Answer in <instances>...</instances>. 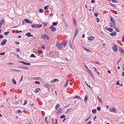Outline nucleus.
Wrapping results in <instances>:
<instances>
[{
    "mask_svg": "<svg viewBox=\"0 0 124 124\" xmlns=\"http://www.w3.org/2000/svg\"><path fill=\"white\" fill-rule=\"evenodd\" d=\"M67 41L64 40L60 42L59 41H57L56 44V46L60 50H61L62 46L64 47L66 46L67 44Z\"/></svg>",
    "mask_w": 124,
    "mask_h": 124,
    "instance_id": "nucleus-1",
    "label": "nucleus"
},
{
    "mask_svg": "<svg viewBox=\"0 0 124 124\" xmlns=\"http://www.w3.org/2000/svg\"><path fill=\"white\" fill-rule=\"evenodd\" d=\"M42 25L41 24H33L31 25V27L33 28H38L41 27Z\"/></svg>",
    "mask_w": 124,
    "mask_h": 124,
    "instance_id": "nucleus-2",
    "label": "nucleus"
},
{
    "mask_svg": "<svg viewBox=\"0 0 124 124\" xmlns=\"http://www.w3.org/2000/svg\"><path fill=\"white\" fill-rule=\"evenodd\" d=\"M41 37L42 38L45 39H49V37L46 34H42Z\"/></svg>",
    "mask_w": 124,
    "mask_h": 124,
    "instance_id": "nucleus-3",
    "label": "nucleus"
},
{
    "mask_svg": "<svg viewBox=\"0 0 124 124\" xmlns=\"http://www.w3.org/2000/svg\"><path fill=\"white\" fill-rule=\"evenodd\" d=\"M110 24L111 27H113L114 28H116V24L115 22H114V23H113V22H110Z\"/></svg>",
    "mask_w": 124,
    "mask_h": 124,
    "instance_id": "nucleus-4",
    "label": "nucleus"
},
{
    "mask_svg": "<svg viewBox=\"0 0 124 124\" xmlns=\"http://www.w3.org/2000/svg\"><path fill=\"white\" fill-rule=\"evenodd\" d=\"M7 42V39H5L2 41L0 43V45L1 46H3L5 45Z\"/></svg>",
    "mask_w": 124,
    "mask_h": 124,
    "instance_id": "nucleus-5",
    "label": "nucleus"
},
{
    "mask_svg": "<svg viewBox=\"0 0 124 124\" xmlns=\"http://www.w3.org/2000/svg\"><path fill=\"white\" fill-rule=\"evenodd\" d=\"M49 28L53 32L55 31L56 30V29L53 26H51Z\"/></svg>",
    "mask_w": 124,
    "mask_h": 124,
    "instance_id": "nucleus-6",
    "label": "nucleus"
},
{
    "mask_svg": "<svg viewBox=\"0 0 124 124\" xmlns=\"http://www.w3.org/2000/svg\"><path fill=\"white\" fill-rule=\"evenodd\" d=\"M112 48L114 52H116L117 51V46L116 44H114Z\"/></svg>",
    "mask_w": 124,
    "mask_h": 124,
    "instance_id": "nucleus-7",
    "label": "nucleus"
},
{
    "mask_svg": "<svg viewBox=\"0 0 124 124\" xmlns=\"http://www.w3.org/2000/svg\"><path fill=\"white\" fill-rule=\"evenodd\" d=\"M78 29L77 28H76L75 31L74 37L76 36L77 35L78 33Z\"/></svg>",
    "mask_w": 124,
    "mask_h": 124,
    "instance_id": "nucleus-8",
    "label": "nucleus"
},
{
    "mask_svg": "<svg viewBox=\"0 0 124 124\" xmlns=\"http://www.w3.org/2000/svg\"><path fill=\"white\" fill-rule=\"evenodd\" d=\"M25 35L26 36L30 37H33V35H31V33L30 32H28L25 34Z\"/></svg>",
    "mask_w": 124,
    "mask_h": 124,
    "instance_id": "nucleus-9",
    "label": "nucleus"
},
{
    "mask_svg": "<svg viewBox=\"0 0 124 124\" xmlns=\"http://www.w3.org/2000/svg\"><path fill=\"white\" fill-rule=\"evenodd\" d=\"M19 62L22 63L24 65H30L31 64V63H29L25 62H23L22 61H20Z\"/></svg>",
    "mask_w": 124,
    "mask_h": 124,
    "instance_id": "nucleus-10",
    "label": "nucleus"
},
{
    "mask_svg": "<svg viewBox=\"0 0 124 124\" xmlns=\"http://www.w3.org/2000/svg\"><path fill=\"white\" fill-rule=\"evenodd\" d=\"M63 20L64 22V25L66 27H68V24L67 22L66 21L65 19H64Z\"/></svg>",
    "mask_w": 124,
    "mask_h": 124,
    "instance_id": "nucleus-11",
    "label": "nucleus"
},
{
    "mask_svg": "<svg viewBox=\"0 0 124 124\" xmlns=\"http://www.w3.org/2000/svg\"><path fill=\"white\" fill-rule=\"evenodd\" d=\"M24 21L26 23H32V22H31V21L29 20L28 19H25L24 20Z\"/></svg>",
    "mask_w": 124,
    "mask_h": 124,
    "instance_id": "nucleus-12",
    "label": "nucleus"
},
{
    "mask_svg": "<svg viewBox=\"0 0 124 124\" xmlns=\"http://www.w3.org/2000/svg\"><path fill=\"white\" fill-rule=\"evenodd\" d=\"M119 51L120 52L122 53L123 55H124V50L123 49L121 48H119Z\"/></svg>",
    "mask_w": 124,
    "mask_h": 124,
    "instance_id": "nucleus-13",
    "label": "nucleus"
},
{
    "mask_svg": "<svg viewBox=\"0 0 124 124\" xmlns=\"http://www.w3.org/2000/svg\"><path fill=\"white\" fill-rule=\"evenodd\" d=\"M116 31H114L111 33L110 34V35L112 36H114L116 35Z\"/></svg>",
    "mask_w": 124,
    "mask_h": 124,
    "instance_id": "nucleus-14",
    "label": "nucleus"
},
{
    "mask_svg": "<svg viewBox=\"0 0 124 124\" xmlns=\"http://www.w3.org/2000/svg\"><path fill=\"white\" fill-rule=\"evenodd\" d=\"M88 99V97L87 95L85 96V99H84V101L85 103H86L87 102V100Z\"/></svg>",
    "mask_w": 124,
    "mask_h": 124,
    "instance_id": "nucleus-15",
    "label": "nucleus"
},
{
    "mask_svg": "<svg viewBox=\"0 0 124 124\" xmlns=\"http://www.w3.org/2000/svg\"><path fill=\"white\" fill-rule=\"evenodd\" d=\"M45 120L46 123L47 124H48L49 123V119H48V117H45Z\"/></svg>",
    "mask_w": 124,
    "mask_h": 124,
    "instance_id": "nucleus-16",
    "label": "nucleus"
},
{
    "mask_svg": "<svg viewBox=\"0 0 124 124\" xmlns=\"http://www.w3.org/2000/svg\"><path fill=\"white\" fill-rule=\"evenodd\" d=\"M87 72L91 75V76L93 77V74L92 72H91L90 70H89V69H88L87 70H86Z\"/></svg>",
    "mask_w": 124,
    "mask_h": 124,
    "instance_id": "nucleus-17",
    "label": "nucleus"
},
{
    "mask_svg": "<svg viewBox=\"0 0 124 124\" xmlns=\"http://www.w3.org/2000/svg\"><path fill=\"white\" fill-rule=\"evenodd\" d=\"M37 52L39 54H41L43 53L42 51L40 50H38Z\"/></svg>",
    "mask_w": 124,
    "mask_h": 124,
    "instance_id": "nucleus-18",
    "label": "nucleus"
},
{
    "mask_svg": "<svg viewBox=\"0 0 124 124\" xmlns=\"http://www.w3.org/2000/svg\"><path fill=\"white\" fill-rule=\"evenodd\" d=\"M83 48L85 51H86L87 52H91V51L89 49H87L86 48H85L84 46H83Z\"/></svg>",
    "mask_w": 124,
    "mask_h": 124,
    "instance_id": "nucleus-19",
    "label": "nucleus"
},
{
    "mask_svg": "<svg viewBox=\"0 0 124 124\" xmlns=\"http://www.w3.org/2000/svg\"><path fill=\"white\" fill-rule=\"evenodd\" d=\"M4 23V20L2 19L0 21V25H2Z\"/></svg>",
    "mask_w": 124,
    "mask_h": 124,
    "instance_id": "nucleus-20",
    "label": "nucleus"
},
{
    "mask_svg": "<svg viewBox=\"0 0 124 124\" xmlns=\"http://www.w3.org/2000/svg\"><path fill=\"white\" fill-rule=\"evenodd\" d=\"M94 39V38L93 37H89L88 40H92Z\"/></svg>",
    "mask_w": 124,
    "mask_h": 124,
    "instance_id": "nucleus-21",
    "label": "nucleus"
},
{
    "mask_svg": "<svg viewBox=\"0 0 124 124\" xmlns=\"http://www.w3.org/2000/svg\"><path fill=\"white\" fill-rule=\"evenodd\" d=\"M40 90V89L39 88H37L35 90V92L36 93H38Z\"/></svg>",
    "mask_w": 124,
    "mask_h": 124,
    "instance_id": "nucleus-22",
    "label": "nucleus"
},
{
    "mask_svg": "<svg viewBox=\"0 0 124 124\" xmlns=\"http://www.w3.org/2000/svg\"><path fill=\"white\" fill-rule=\"evenodd\" d=\"M68 79H67V81H66V83L64 86V87H66L68 85Z\"/></svg>",
    "mask_w": 124,
    "mask_h": 124,
    "instance_id": "nucleus-23",
    "label": "nucleus"
},
{
    "mask_svg": "<svg viewBox=\"0 0 124 124\" xmlns=\"http://www.w3.org/2000/svg\"><path fill=\"white\" fill-rule=\"evenodd\" d=\"M76 97H75L73 99H75V98H77L78 99H80V98H81L80 97L78 96V95H76L75 96Z\"/></svg>",
    "mask_w": 124,
    "mask_h": 124,
    "instance_id": "nucleus-24",
    "label": "nucleus"
},
{
    "mask_svg": "<svg viewBox=\"0 0 124 124\" xmlns=\"http://www.w3.org/2000/svg\"><path fill=\"white\" fill-rule=\"evenodd\" d=\"M111 110L113 111H116V110L114 107H112V108H110Z\"/></svg>",
    "mask_w": 124,
    "mask_h": 124,
    "instance_id": "nucleus-25",
    "label": "nucleus"
},
{
    "mask_svg": "<svg viewBox=\"0 0 124 124\" xmlns=\"http://www.w3.org/2000/svg\"><path fill=\"white\" fill-rule=\"evenodd\" d=\"M60 105L59 104H57L55 107V108L56 109H57L59 107Z\"/></svg>",
    "mask_w": 124,
    "mask_h": 124,
    "instance_id": "nucleus-26",
    "label": "nucleus"
},
{
    "mask_svg": "<svg viewBox=\"0 0 124 124\" xmlns=\"http://www.w3.org/2000/svg\"><path fill=\"white\" fill-rule=\"evenodd\" d=\"M49 8V6L48 5H47L44 7V9L45 10H47Z\"/></svg>",
    "mask_w": 124,
    "mask_h": 124,
    "instance_id": "nucleus-27",
    "label": "nucleus"
},
{
    "mask_svg": "<svg viewBox=\"0 0 124 124\" xmlns=\"http://www.w3.org/2000/svg\"><path fill=\"white\" fill-rule=\"evenodd\" d=\"M92 68L94 70V71L96 72H97V69L94 67H92Z\"/></svg>",
    "mask_w": 124,
    "mask_h": 124,
    "instance_id": "nucleus-28",
    "label": "nucleus"
},
{
    "mask_svg": "<svg viewBox=\"0 0 124 124\" xmlns=\"http://www.w3.org/2000/svg\"><path fill=\"white\" fill-rule=\"evenodd\" d=\"M110 21L111 22H113V23H114V22H115V20H114L113 17H111Z\"/></svg>",
    "mask_w": 124,
    "mask_h": 124,
    "instance_id": "nucleus-29",
    "label": "nucleus"
},
{
    "mask_svg": "<svg viewBox=\"0 0 124 124\" xmlns=\"http://www.w3.org/2000/svg\"><path fill=\"white\" fill-rule=\"evenodd\" d=\"M12 81L14 84L15 85V84H16V81L15 80V79H14V78L12 79Z\"/></svg>",
    "mask_w": 124,
    "mask_h": 124,
    "instance_id": "nucleus-30",
    "label": "nucleus"
},
{
    "mask_svg": "<svg viewBox=\"0 0 124 124\" xmlns=\"http://www.w3.org/2000/svg\"><path fill=\"white\" fill-rule=\"evenodd\" d=\"M97 111L95 109H94L92 110V112L93 113H95Z\"/></svg>",
    "mask_w": 124,
    "mask_h": 124,
    "instance_id": "nucleus-31",
    "label": "nucleus"
},
{
    "mask_svg": "<svg viewBox=\"0 0 124 124\" xmlns=\"http://www.w3.org/2000/svg\"><path fill=\"white\" fill-rule=\"evenodd\" d=\"M52 24L53 25L56 26L57 25V23L56 22H53Z\"/></svg>",
    "mask_w": 124,
    "mask_h": 124,
    "instance_id": "nucleus-32",
    "label": "nucleus"
},
{
    "mask_svg": "<svg viewBox=\"0 0 124 124\" xmlns=\"http://www.w3.org/2000/svg\"><path fill=\"white\" fill-rule=\"evenodd\" d=\"M74 23V26L76 27V23L75 20L74 19L73 20Z\"/></svg>",
    "mask_w": 124,
    "mask_h": 124,
    "instance_id": "nucleus-33",
    "label": "nucleus"
},
{
    "mask_svg": "<svg viewBox=\"0 0 124 124\" xmlns=\"http://www.w3.org/2000/svg\"><path fill=\"white\" fill-rule=\"evenodd\" d=\"M65 117V116L64 115H62L60 117V118H64Z\"/></svg>",
    "mask_w": 124,
    "mask_h": 124,
    "instance_id": "nucleus-34",
    "label": "nucleus"
},
{
    "mask_svg": "<svg viewBox=\"0 0 124 124\" xmlns=\"http://www.w3.org/2000/svg\"><path fill=\"white\" fill-rule=\"evenodd\" d=\"M39 12L40 13H42L44 11L42 9H41V8L40 9H39Z\"/></svg>",
    "mask_w": 124,
    "mask_h": 124,
    "instance_id": "nucleus-35",
    "label": "nucleus"
},
{
    "mask_svg": "<svg viewBox=\"0 0 124 124\" xmlns=\"http://www.w3.org/2000/svg\"><path fill=\"white\" fill-rule=\"evenodd\" d=\"M108 31L110 32H112L113 31V30L111 28H109V29L108 30Z\"/></svg>",
    "mask_w": 124,
    "mask_h": 124,
    "instance_id": "nucleus-36",
    "label": "nucleus"
},
{
    "mask_svg": "<svg viewBox=\"0 0 124 124\" xmlns=\"http://www.w3.org/2000/svg\"><path fill=\"white\" fill-rule=\"evenodd\" d=\"M17 112L18 113H21L22 112V111L20 110H18Z\"/></svg>",
    "mask_w": 124,
    "mask_h": 124,
    "instance_id": "nucleus-37",
    "label": "nucleus"
},
{
    "mask_svg": "<svg viewBox=\"0 0 124 124\" xmlns=\"http://www.w3.org/2000/svg\"><path fill=\"white\" fill-rule=\"evenodd\" d=\"M115 29L116 30V31L117 32H119V29L117 27H116L115 28Z\"/></svg>",
    "mask_w": 124,
    "mask_h": 124,
    "instance_id": "nucleus-38",
    "label": "nucleus"
},
{
    "mask_svg": "<svg viewBox=\"0 0 124 124\" xmlns=\"http://www.w3.org/2000/svg\"><path fill=\"white\" fill-rule=\"evenodd\" d=\"M30 57H35L36 56H35L33 54H31L30 56Z\"/></svg>",
    "mask_w": 124,
    "mask_h": 124,
    "instance_id": "nucleus-39",
    "label": "nucleus"
},
{
    "mask_svg": "<svg viewBox=\"0 0 124 124\" xmlns=\"http://www.w3.org/2000/svg\"><path fill=\"white\" fill-rule=\"evenodd\" d=\"M111 1L112 2H113L114 3H117V1L116 0H111Z\"/></svg>",
    "mask_w": 124,
    "mask_h": 124,
    "instance_id": "nucleus-40",
    "label": "nucleus"
},
{
    "mask_svg": "<svg viewBox=\"0 0 124 124\" xmlns=\"http://www.w3.org/2000/svg\"><path fill=\"white\" fill-rule=\"evenodd\" d=\"M97 109L99 111H100L101 110V108L100 107H98L97 108Z\"/></svg>",
    "mask_w": 124,
    "mask_h": 124,
    "instance_id": "nucleus-41",
    "label": "nucleus"
},
{
    "mask_svg": "<svg viewBox=\"0 0 124 124\" xmlns=\"http://www.w3.org/2000/svg\"><path fill=\"white\" fill-rule=\"evenodd\" d=\"M35 84H37L38 85H39L40 84V83L38 81H36L35 82Z\"/></svg>",
    "mask_w": 124,
    "mask_h": 124,
    "instance_id": "nucleus-42",
    "label": "nucleus"
},
{
    "mask_svg": "<svg viewBox=\"0 0 124 124\" xmlns=\"http://www.w3.org/2000/svg\"><path fill=\"white\" fill-rule=\"evenodd\" d=\"M9 31H7V32H5L4 33V34L5 35H8V34L9 33Z\"/></svg>",
    "mask_w": 124,
    "mask_h": 124,
    "instance_id": "nucleus-43",
    "label": "nucleus"
},
{
    "mask_svg": "<svg viewBox=\"0 0 124 124\" xmlns=\"http://www.w3.org/2000/svg\"><path fill=\"white\" fill-rule=\"evenodd\" d=\"M69 45H70V46L71 47H72V45L71 44V42H69Z\"/></svg>",
    "mask_w": 124,
    "mask_h": 124,
    "instance_id": "nucleus-44",
    "label": "nucleus"
},
{
    "mask_svg": "<svg viewBox=\"0 0 124 124\" xmlns=\"http://www.w3.org/2000/svg\"><path fill=\"white\" fill-rule=\"evenodd\" d=\"M98 13H95L94 14V16L96 17H97L98 16Z\"/></svg>",
    "mask_w": 124,
    "mask_h": 124,
    "instance_id": "nucleus-45",
    "label": "nucleus"
},
{
    "mask_svg": "<svg viewBox=\"0 0 124 124\" xmlns=\"http://www.w3.org/2000/svg\"><path fill=\"white\" fill-rule=\"evenodd\" d=\"M13 64H14L12 62H10V63H8L7 64L8 65H13Z\"/></svg>",
    "mask_w": 124,
    "mask_h": 124,
    "instance_id": "nucleus-46",
    "label": "nucleus"
},
{
    "mask_svg": "<svg viewBox=\"0 0 124 124\" xmlns=\"http://www.w3.org/2000/svg\"><path fill=\"white\" fill-rule=\"evenodd\" d=\"M110 5L111 6H113L114 7H116V6L115 5H114L112 4H111V3H110Z\"/></svg>",
    "mask_w": 124,
    "mask_h": 124,
    "instance_id": "nucleus-47",
    "label": "nucleus"
},
{
    "mask_svg": "<svg viewBox=\"0 0 124 124\" xmlns=\"http://www.w3.org/2000/svg\"><path fill=\"white\" fill-rule=\"evenodd\" d=\"M85 83L87 86L91 89V87L86 82H85Z\"/></svg>",
    "mask_w": 124,
    "mask_h": 124,
    "instance_id": "nucleus-48",
    "label": "nucleus"
},
{
    "mask_svg": "<svg viewBox=\"0 0 124 124\" xmlns=\"http://www.w3.org/2000/svg\"><path fill=\"white\" fill-rule=\"evenodd\" d=\"M27 103V101L26 100L25 101L24 103L23 104V105H25Z\"/></svg>",
    "mask_w": 124,
    "mask_h": 124,
    "instance_id": "nucleus-49",
    "label": "nucleus"
},
{
    "mask_svg": "<svg viewBox=\"0 0 124 124\" xmlns=\"http://www.w3.org/2000/svg\"><path fill=\"white\" fill-rule=\"evenodd\" d=\"M93 62L95 63L96 64H98L99 65H100V63L99 62Z\"/></svg>",
    "mask_w": 124,
    "mask_h": 124,
    "instance_id": "nucleus-50",
    "label": "nucleus"
},
{
    "mask_svg": "<svg viewBox=\"0 0 124 124\" xmlns=\"http://www.w3.org/2000/svg\"><path fill=\"white\" fill-rule=\"evenodd\" d=\"M58 81V79L56 78L54 79L53 80V81L54 82H56V81Z\"/></svg>",
    "mask_w": 124,
    "mask_h": 124,
    "instance_id": "nucleus-51",
    "label": "nucleus"
},
{
    "mask_svg": "<svg viewBox=\"0 0 124 124\" xmlns=\"http://www.w3.org/2000/svg\"><path fill=\"white\" fill-rule=\"evenodd\" d=\"M98 100H99V101L101 103L102 102V100H101V99L99 98Z\"/></svg>",
    "mask_w": 124,
    "mask_h": 124,
    "instance_id": "nucleus-52",
    "label": "nucleus"
},
{
    "mask_svg": "<svg viewBox=\"0 0 124 124\" xmlns=\"http://www.w3.org/2000/svg\"><path fill=\"white\" fill-rule=\"evenodd\" d=\"M5 52H3V53H0V55H3L5 54Z\"/></svg>",
    "mask_w": 124,
    "mask_h": 124,
    "instance_id": "nucleus-53",
    "label": "nucleus"
},
{
    "mask_svg": "<svg viewBox=\"0 0 124 124\" xmlns=\"http://www.w3.org/2000/svg\"><path fill=\"white\" fill-rule=\"evenodd\" d=\"M116 84L117 85H120V84H119V81H118L116 83Z\"/></svg>",
    "mask_w": 124,
    "mask_h": 124,
    "instance_id": "nucleus-54",
    "label": "nucleus"
},
{
    "mask_svg": "<svg viewBox=\"0 0 124 124\" xmlns=\"http://www.w3.org/2000/svg\"><path fill=\"white\" fill-rule=\"evenodd\" d=\"M69 110V109H68V110L65 112V114H67L68 112H69V111H68Z\"/></svg>",
    "mask_w": 124,
    "mask_h": 124,
    "instance_id": "nucleus-55",
    "label": "nucleus"
},
{
    "mask_svg": "<svg viewBox=\"0 0 124 124\" xmlns=\"http://www.w3.org/2000/svg\"><path fill=\"white\" fill-rule=\"evenodd\" d=\"M85 68L86 69V70H87L88 69V67H87V66H86L85 65Z\"/></svg>",
    "mask_w": 124,
    "mask_h": 124,
    "instance_id": "nucleus-56",
    "label": "nucleus"
},
{
    "mask_svg": "<svg viewBox=\"0 0 124 124\" xmlns=\"http://www.w3.org/2000/svg\"><path fill=\"white\" fill-rule=\"evenodd\" d=\"M109 28H108V27H105V29L106 30H107V31H108V30L109 29Z\"/></svg>",
    "mask_w": 124,
    "mask_h": 124,
    "instance_id": "nucleus-57",
    "label": "nucleus"
},
{
    "mask_svg": "<svg viewBox=\"0 0 124 124\" xmlns=\"http://www.w3.org/2000/svg\"><path fill=\"white\" fill-rule=\"evenodd\" d=\"M10 70H14L15 71H16L17 70L16 69H11Z\"/></svg>",
    "mask_w": 124,
    "mask_h": 124,
    "instance_id": "nucleus-58",
    "label": "nucleus"
},
{
    "mask_svg": "<svg viewBox=\"0 0 124 124\" xmlns=\"http://www.w3.org/2000/svg\"><path fill=\"white\" fill-rule=\"evenodd\" d=\"M95 1L94 0H92L91 1V3H93L95 2Z\"/></svg>",
    "mask_w": 124,
    "mask_h": 124,
    "instance_id": "nucleus-59",
    "label": "nucleus"
},
{
    "mask_svg": "<svg viewBox=\"0 0 124 124\" xmlns=\"http://www.w3.org/2000/svg\"><path fill=\"white\" fill-rule=\"evenodd\" d=\"M97 23H98L100 21L99 19L98 18H97Z\"/></svg>",
    "mask_w": 124,
    "mask_h": 124,
    "instance_id": "nucleus-60",
    "label": "nucleus"
},
{
    "mask_svg": "<svg viewBox=\"0 0 124 124\" xmlns=\"http://www.w3.org/2000/svg\"><path fill=\"white\" fill-rule=\"evenodd\" d=\"M23 68L25 69H29L27 67H24V66H23Z\"/></svg>",
    "mask_w": 124,
    "mask_h": 124,
    "instance_id": "nucleus-61",
    "label": "nucleus"
},
{
    "mask_svg": "<svg viewBox=\"0 0 124 124\" xmlns=\"http://www.w3.org/2000/svg\"><path fill=\"white\" fill-rule=\"evenodd\" d=\"M92 123V122L91 121H89L87 123V124H91Z\"/></svg>",
    "mask_w": 124,
    "mask_h": 124,
    "instance_id": "nucleus-62",
    "label": "nucleus"
},
{
    "mask_svg": "<svg viewBox=\"0 0 124 124\" xmlns=\"http://www.w3.org/2000/svg\"><path fill=\"white\" fill-rule=\"evenodd\" d=\"M3 37V36L2 35H0V38L2 39Z\"/></svg>",
    "mask_w": 124,
    "mask_h": 124,
    "instance_id": "nucleus-63",
    "label": "nucleus"
},
{
    "mask_svg": "<svg viewBox=\"0 0 124 124\" xmlns=\"http://www.w3.org/2000/svg\"><path fill=\"white\" fill-rule=\"evenodd\" d=\"M58 111L59 112H60L62 111L61 109V108L59 109L58 110Z\"/></svg>",
    "mask_w": 124,
    "mask_h": 124,
    "instance_id": "nucleus-64",
    "label": "nucleus"
}]
</instances>
